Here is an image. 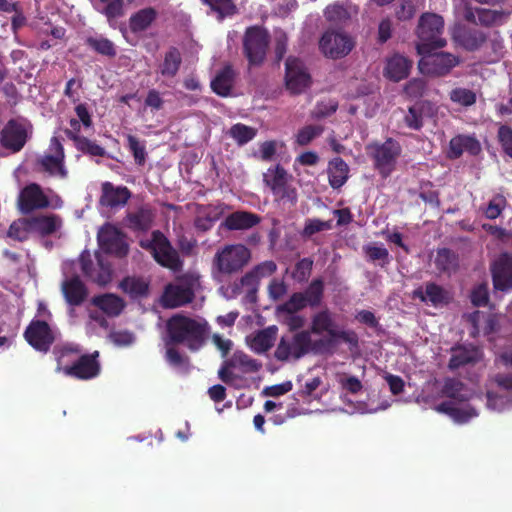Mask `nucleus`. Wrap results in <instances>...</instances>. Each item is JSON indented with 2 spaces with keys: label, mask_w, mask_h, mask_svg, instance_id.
Wrapping results in <instances>:
<instances>
[{
  "label": "nucleus",
  "mask_w": 512,
  "mask_h": 512,
  "mask_svg": "<svg viewBox=\"0 0 512 512\" xmlns=\"http://www.w3.org/2000/svg\"><path fill=\"white\" fill-rule=\"evenodd\" d=\"M14 16L12 17V27L14 30H17L18 28H20L21 26H23V24L25 23V17L23 16V14L19 11V9L17 8V12H14Z\"/></svg>",
  "instance_id": "obj_37"
},
{
  "label": "nucleus",
  "mask_w": 512,
  "mask_h": 512,
  "mask_svg": "<svg viewBox=\"0 0 512 512\" xmlns=\"http://www.w3.org/2000/svg\"><path fill=\"white\" fill-rule=\"evenodd\" d=\"M156 16V10L151 7L141 9L130 17V29L133 32L144 31L152 24Z\"/></svg>",
  "instance_id": "obj_14"
},
{
  "label": "nucleus",
  "mask_w": 512,
  "mask_h": 512,
  "mask_svg": "<svg viewBox=\"0 0 512 512\" xmlns=\"http://www.w3.org/2000/svg\"><path fill=\"white\" fill-rule=\"evenodd\" d=\"M87 44L98 53L103 55H115L114 45L111 41L103 37H90L87 39Z\"/></svg>",
  "instance_id": "obj_19"
},
{
  "label": "nucleus",
  "mask_w": 512,
  "mask_h": 512,
  "mask_svg": "<svg viewBox=\"0 0 512 512\" xmlns=\"http://www.w3.org/2000/svg\"><path fill=\"white\" fill-rule=\"evenodd\" d=\"M83 125L77 118L69 120V128L65 130L66 136L73 141L74 147L83 156L88 157H105L106 152L103 147L96 142L80 135Z\"/></svg>",
  "instance_id": "obj_5"
},
{
  "label": "nucleus",
  "mask_w": 512,
  "mask_h": 512,
  "mask_svg": "<svg viewBox=\"0 0 512 512\" xmlns=\"http://www.w3.org/2000/svg\"><path fill=\"white\" fill-rule=\"evenodd\" d=\"M412 68V62L403 55L394 54L386 60L384 76L391 81L399 82L405 79Z\"/></svg>",
  "instance_id": "obj_8"
},
{
  "label": "nucleus",
  "mask_w": 512,
  "mask_h": 512,
  "mask_svg": "<svg viewBox=\"0 0 512 512\" xmlns=\"http://www.w3.org/2000/svg\"><path fill=\"white\" fill-rule=\"evenodd\" d=\"M444 29V20L436 14H424L421 16L417 28L418 53H424L427 48H442L446 41L440 37Z\"/></svg>",
  "instance_id": "obj_1"
},
{
  "label": "nucleus",
  "mask_w": 512,
  "mask_h": 512,
  "mask_svg": "<svg viewBox=\"0 0 512 512\" xmlns=\"http://www.w3.org/2000/svg\"><path fill=\"white\" fill-rule=\"evenodd\" d=\"M184 85L189 90H198L200 88L199 81L195 78L186 79Z\"/></svg>",
  "instance_id": "obj_39"
},
{
  "label": "nucleus",
  "mask_w": 512,
  "mask_h": 512,
  "mask_svg": "<svg viewBox=\"0 0 512 512\" xmlns=\"http://www.w3.org/2000/svg\"><path fill=\"white\" fill-rule=\"evenodd\" d=\"M337 109V104L334 101H328V102H322L317 105L314 114L317 117H325L333 112H335Z\"/></svg>",
  "instance_id": "obj_29"
},
{
  "label": "nucleus",
  "mask_w": 512,
  "mask_h": 512,
  "mask_svg": "<svg viewBox=\"0 0 512 512\" xmlns=\"http://www.w3.org/2000/svg\"><path fill=\"white\" fill-rule=\"evenodd\" d=\"M50 150L54 154L47 156L45 160H62L64 158L63 147L56 137L51 139Z\"/></svg>",
  "instance_id": "obj_31"
},
{
  "label": "nucleus",
  "mask_w": 512,
  "mask_h": 512,
  "mask_svg": "<svg viewBox=\"0 0 512 512\" xmlns=\"http://www.w3.org/2000/svg\"><path fill=\"white\" fill-rule=\"evenodd\" d=\"M341 146L339 144H333V149L336 151V152H340L341 150Z\"/></svg>",
  "instance_id": "obj_45"
},
{
  "label": "nucleus",
  "mask_w": 512,
  "mask_h": 512,
  "mask_svg": "<svg viewBox=\"0 0 512 512\" xmlns=\"http://www.w3.org/2000/svg\"><path fill=\"white\" fill-rule=\"evenodd\" d=\"M145 104L148 107H151L155 110H159L162 108L163 100L160 96V93L156 90H150L145 100Z\"/></svg>",
  "instance_id": "obj_30"
},
{
  "label": "nucleus",
  "mask_w": 512,
  "mask_h": 512,
  "mask_svg": "<svg viewBox=\"0 0 512 512\" xmlns=\"http://www.w3.org/2000/svg\"><path fill=\"white\" fill-rule=\"evenodd\" d=\"M438 48H427L421 55L418 67L422 74L444 75L448 71V55L444 52H438Z\"/></svg>",
  "instance_id": "obj_7"
},
{
  "label": "nucleus",
  "mask_w": 512,
  "mask_h": 512,
  "mask_svg": "<svg viewBox=\"0 0 512 512\" xmlns=\"http://www.w3.org/2000/svg\"><path fill=\"white\" fill-rule=\"evenodd\" d=\"M0 12H2V13L17 12V3L12 0H0Z\"/></svg>",
  "instance_id": "obj_35"
},
{
  "label": "nucleus",
  "mask_w": 512,
  "mask_h": 512,
  "mask_svg": "<svg viewBox=\"0 0 512 512\" xmlns=\"http://www.w3.org/2000/svg\"><path fill=\"white\" fill-rule=\"evenodd\" d=\"M476 2H479L481 4H488V5H500L503 4L506 0H475Z\"/></svg>",
  "instance_id": "obj_40"
},
{
  "label": "nucleus",
  "mask_w": 512,
  "mask_h": 512,
  "mask_svg": "<svg viewBox=\"0 0 512 512\" xmlns=\"http://www.w3.org/2000/svg\"><path fill=\"white\" fill-rule=\"evenodd\" d=\"M127 140L129 148L133 152L135 160H144L146 155L144 145L136 137L131 135L127 137Z\"/></svg>",
  "instance_id": "obj_27"
},
{
  "label": "nucleus",
  "mask_w": 512,
  "mask_h": 512,
  "mask_svg": "<svg viewBox=\"0 0 512 512\" xmlns=\"http://www.w3.org/2000/svg\"><path fill=\"white\" fill-rule=\"evenodd\" d=\"M131 98H132L131 95H125V96L122 97L121 100H122V102L127 103Z\"/></svg>",
  "instance_id": "obj_44"
},
{
  "label": "nucleus",
  "mask_w": 512,
  "mask_h": 512,
  "mask_svg": "<svg viewBox=\"0 0 512 512\" xmlns=\"http://www.w3.org/2000/svg\"><path fill=\"white\" fill-rule=\"evenodd\" d=\"M78 85L75 79H70L66 84L65 94L75 103L79 100V97L75 95L73 90L74 86Z\"/></svg>",
  "instance_id": "obj_36"
},
{
  "label": "nucleus",
  "mask_w": 512,
  "mask_h": 512,
  "mask_svg": "<svg viewBox=\"0 0 512 512\" xmlns=\"http://www.w3.org/2000/svg\"><path fill=\"white\" fill-rule=\"evenodd\" d=\"M181 63L180 53L176 49H171L165 56L161 65V74L165 77L176 75Z\"/></svg>",
  "instance_id": "obj_17"
},
{
  "label": "nucleus",
  "mask_w": 512,
  "mask_h": 512,
  "mask_svg": "<svg viewBox=\"0 0 512 512\" xmlns=\"http://www.w3.org/2000/svg\"><path fill=\"white\" fill-rule=\"evenodd\" d=\"M425 87L426 84L424 80L415 78L406 84L404 90L409 97L419 98L423 95Z\"/></svg>",
  "instance_id": "obj_24"
},
{
  "label": "nucleus",
  "mask_w": 512,
  "mask_h": 512,
  "mask_svg": "<svg viewBox=\"0 0 512 512\" xmlns=\"http://www.w3.org/2000/svg\"><path fill=\"white\" fill-rule=\"evenodd\" d=\"M235 73L231 66H225L211 81L212 90L220 96H228L234 83Z\"/></svg>",
  "instance_id": "obj_12"
},
{
  "label": "nucleus",
  "mask_w": 512,
  "mask_h": 512,
  "mask_svg": "<svg viewBox=\"0 0 512 512\" xmlns=\"http://www.w3.org/2000/svg\"><path fill=\"white\" fill-rule=\"evenodd\" d=\"M227 134L239 145H243L251 141L256 136L257 130L253 127L237 123L229 129Z\"/></svg>",
  "instance_id": "obj_15"
},
{
  "label": "nucleus",
  "mask_w": 512,
  "mask_h": 512,
  "mask_svg": "<svg viewBox=\"0 0 512 512\" xmlns=\"http://www.w3.org/2000/svg\"><path fill=\"white\" fill-rule=\"evenodd\" d=\"M285 84L292 94L304 92L310 85V75L298 58L289 57L286 61Z\"/></svg>",
  "instance_id": "obj_6"
},
{
  "label": "nucleus",
  "mask_w": 512,
  "mask_h": 512,
  "mask_svg": "<svg viewBox=\"0 0 512 512\" xmlns=\"http://www.w3.org/2000/svg\"><path fill=\"white\" fill-rule=\"evenodd\" d=\"M28 124L24 121L11 120L1 132V144L6 152L0 153V157H7L10 153L20 151L26 143Z\"/></svg>",
  "instance_id": "obj_3"
},
{
  "label": "nucleus",
  "mask_w": 512,
  "mask_h": 512,
  "mask_svg": "<svg viewBox=\"0 0 512 512\" xmlns=\"http://www.w3.org/2000/svg\"><path fill=\"white\" fill-rule=\"evenodd\" d=\"M367 153L374 160H394L400 156L401 148L393 139H387L383 144L369 145Z\"/></svg>",
  "instance_id": "obj_11"
},
{
  "label": "nucleus",
  "mask_w": 512,
  "mask_h": 512,
  "mask_svg": "<svg viewBox=\"0 0 512 512\" xmlns=\"http://www.w3.org/2000/svg\"><path fill=\"white\" fill-rule=\"evenodd\" d=\"M456 64H458V59L453 57L451 54H450V64H449V67L450 69L452 67H454Z\"/></svg>",
  "instance_id": "obj_42"
},
{
  "label": "nucleus",
  "mask_w": 512,
  "mask_h": 512,
  "mask_svg": "<svg viewBox=\"0 0 512 512\" xmlns=\"http://www.w3.org/2000/svg\"><path fill=\"white\" fill-rule=\"evenodd\" d=\"M450 100L463 106H471L476 102V94L466 88H455L450 92Z\"/></svg>",
  "instance_id": "obj_20"
},
{
  "label": "nucleus",
  "mask_w": 512,
  "mask_h": 512,
  "mask_svg": "<svg viewBox=\"0 0 512 512\" xmlns=\"http://www.w3.org/2000/svg\"><path fill=\"white\" fill-rule=\"evenodd\" d=\"M244 52L251 65L260 64L266 55L268 34L258 26L249 27L243 39Z\"/></svg>",
  "instance_id": "obj_2"
},
{
  "label": "nucleus",
  "mask_w": 512,
  "mask_h": 512,
  "mask_svg": "<svg viewBox=\"0 0 512 512\" xmlns=\"http://www.w3.org/2000/svg\"><path fill=\"white\" fill-rule=\"evenodd\" d=\"M203 2L209 5L213 12L217 13L219 20L237 12V8L231 0H203Z\"/></svg>",
  "instance_id": "obj_16"
},
{
  "label": "nucleus",
  "mask_w": 512,
  "mask_h": 512,
  "mask_svg": "<svg viewBox=\"0 0 512 512\" xmlns=\"http://www.w3.org/2000/svg\"><path fill=\"white\" fill-rule=\"evenodd\" d=\"M297 160H306V159H305V155H301V156H299Z\"/></svg>",
  "instance_id": "obj_46"
},
{
  "label": "nucleus",
  "mask_w": 512,
  "mask_h": 512,
  "mask_svg": "<svg viewBox=\"0 0 512 512\" xmlns=\"http://www.w3.org/2000/svg\"><path fill=\"white\" fill-rule=\"evenodd\" d=\"M391 35V23L389 20H383L379 25V38L385 42Z\"/></svg>",
  "instance_id": "obj_34"
},
{
  "label": "nucleus",
  "mask_w": 512,
  "mask_h": 512,
  "mask_svg": "<svg viewBox=\"0 0 512 512\" xmlns=\"http://www.w3.org/2000/svg\"><path fill=\"white\" fill-rule=\"evenodd\" d=\"M107 5L101 10V12L108 18L114 19L123 14V2L122 0H110L105 2Z\"/></svg>",
  "instance_id": "obj_25"
},
{
  "label": "nucleus",
  "mask_w": 512,
  "mask_h": 512,
  "mask_svg": "<svg viewBox=\"0 0 512 512\" xmlns=\"http://www.w3.org/2000/svg\"><path fill=\"white\" fill-rule=\"evenodd\" d=\"M354 47L353 39L339 31H326L319 41L321 52L329 58L338 59L346 56Z\"/></svg>",
  "instance_id": "obj_4"
},
{
  "label": "nucleus",
  "mask_w": 512,
  "mask_h": 512,
  "mask_svg": "<svg viewBox=\"0 0 512 512\" xmlns=\"http://www.w3.org/2000/svg\"><path fill=\"white\" fill-rule=\"evenodd\" d=\"M505 16L503 11L480 9L478 10V18L482 25L492 26Z\"/></svg>",
  "instance_id": "obj_23"
},
{
  "label": "nucleus",
  "mask_w": 512,
  "mask_h": 512,
  "mask_svg": "<svg viewBox=\"0 0 512 512\" xmlns=\"http://www.w3.org/2000/svg\"><path fill=\"white\" fill-rule=\"evenodd\" d=\"M405 121L412 129H419L422 126V119L420 115H418L415 107L409 108V112L405 116Z\"/></svg>",
  "instance_id": "obj_32"
},
{
  "label": "nucleus",
  "mask_w": 512,
  "mask_h": 512,
  "mask_svg": "<svg viewBox=\"0 0 512 512\" xmlns=\"http://www.w3.org/2000/svg\"><path fill=\"white\" fill-rule=\"evenodd\" d=\"M322 132L323 127L320 125H307L298 131L295 141L298 145L304 146L320 136Z\"/></svg>",
  "instance_id": "obj_18"
},
{
  "label": "nucleus",
  "mask_w": 512,
  "mask_h": 512,
  "mask_svg": "<svg viewBox=\"0 0 512 512\" xmlns=\"http://www.w3.org/2000/svg\"><path fill=\"white\" fill-rule=\"evenodd\" d=\"M497 137L505 154L512 158V128L508 125H501Z\"/></svg>",
  "instance_id": "obj_21"
},
{
  "label": "nucleus",
  "mask_w": 512,
  "mask_h": 512,
  "mask_svg": "<svg viewBox=\"0 0 512 512\" xmlns=\"http://www.w3.org/2000/svg\"><path fill=\"white\" fill-rule=\"evenodd\" d=\"M284 144L281 141H266L260 145V156L263 159H270L274 156H281Z\"/></svg>",
  "instance_id": "obj_22"
},
{
  "label": "nucleus",
  "mask_w": 512,
  "mask_h": 512,
  "mask_svg": "<svg viewBox=\"0 0 512 512\" xmlns=\"http://www.w3.org/2000/svg\"><path fill=\"white\" fill-rule=\"evenodd\" d=\"M510 103H511V105H512V97L510 98Z\"/></svg>",
  "instance_id": "obj_47"
},
{
  "label": "nucleus",
  "mask_w": 512,
  "mask_h": 512,
  "mask_svg": "<svg viewBox=\"0 0 512 512\" xmlns=\"http://www.w3.org/2000/svg\"><path fill=\"white\" fill-rule=\"evenodd\" d=\"M357 11V7L351 3L346 5L335 3L327 6L324 14L326 19L331 22H342L357 14Z\"/></svg>",
  "instance_id": "obj_13"
},
{
  "label": "nucleus",
  "mask_w": 512,
  "mask_h": 512,
  "mask_svg": "<svg viewBox=\"0 0 512 512\" xmlns=\"http://www.w3.org/2000/svg\"><path fill=\"white\" fill-rule=\"evenodd\" d=\"M75 113L77 115V119L81 121L84 128L88 129L92 127V117L85 104L80 103L76 105Z\"/></svg>",
  "instance_id": "obj_26"
},
{
  "label": "nucleus",
  "mask_w": 512,
  "mask_h": 512,
  "mask_svg": "<svg viewBox=\"0 0 512 512\" xmlns=\"http://www.w3.org/2000/svg\"><path fill=\"white\" fill-rule=\"evenodd\" d=\"M371 1L379 6H383V5L391 3L393 0H371Z\"/></svg>",
  "instance_id": "obj_41"
},
{
  "label": "nucleus",
  "mask_w": 512,
  "mask_h": 512,
  "mask_svg": "<svg viewBox=\"0 0 512 512\" xmlns=\"http://www.w3.org/2000/svg\"><path fill=\"white\" fill-rule=\"evenodd\" d=\"M497 112L504 116V115H510L512 114V105L511 103L509 102L508 104H499L497 106Z\"/></svg>",
  "instance_id": "obj_38"
},
{
  "label": "nucleus",
  "mask_w": 512,
  "mask_h": 512,
  "mask_svg": "<svg viewBox=\"0 0 512 512\" xmlns=\"http://www.w3.org/2000/svg\"><path fill=\"white\" fill-rule=\"evenodd\" d=\"M414 13L415 7L409 0H403L396 11V15L400 20H408L413 17Z\"/></svg>",
  "instance_id": "obj_28"
},
{
  "label": "nucleus",
  "mask_w": 512,
  "mask_h": 512,
  "mask_svg": "<svg viewBox=\"0 0 512 512\" xmlns=\"http://www.w3.org/2000/svg\"><path fill=\"white\" fill-rule=\"evenodd\" d=\"M287 36L284 32L279 31L276 33V54L279 58H282L286 52Z\"/></svg>",
  "instance_id": "obj_33"
},
{
  "label": "nucleus",
  "mask_w": 512,
  "mask_h": 512,
  "mask_svg": "<svg viewBox=\"0 0 512 512\" xmlns=\"http://www.w3.org/2000/svg\"><path fill=\"white\" fill-rule=\"evenodd\" d=\"M63 34H64V32H63V30H62V29H56L55 31H53V35H54L55 37H58V38L62 37V36H63Z\"/></svg>",
  "instance_id": "obj_43"
},
{
  "label": "nucleus",
  "mask_w": 512,
  "mask_h": 512,
  "mask_svg": "<svg viewBox=\"0 0 512 512\" xmlns=\"http://www.w3.org/2000/svg\"><path fill=\"white\" fill-rule=\"evenodd\" d=\"M453 40L466 50L475 51L486 41V36L479 30L460 29L454 31Z\"/></svg>",
  "instance_id": "obj_10"
},
{
  "label": "nucleus",
  "mask_w": 512,
  "mask_h": 512,
  "mask_svg": "<svg viewBox=\"0 0 512 512\" xmlns=\"http://www.w3.org/2000/svg\"><path fill=\"white\" fill-rule=\"evenodd\" d=\"M481 149V144L475 136L458 135L450 139V158H458L464 152L471 156H477Z\"/></svg>",
  "instance_id": "obj_9"
}]
</instances>
